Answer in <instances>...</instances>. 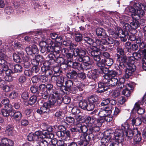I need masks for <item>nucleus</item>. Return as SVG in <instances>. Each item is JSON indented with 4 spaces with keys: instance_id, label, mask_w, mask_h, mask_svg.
Segmentation results:
<instances>
[{
    "instance_id": "obj_14",
    "label": "nucleus",
    "mask_w": 146,
    "mask_h": 146,
    "mask_svg": "<svg viewBox=\"0 0 146 146\" xmlns=\"http://www.w3.org/2000/svg\"><path fill=\"white\" fill-rule=\"evenodd\" d=\"M26 51L27 54L31 55L32 54H37L38 52L37 46L35 45H33L26 48Z\"/></svg>"
},
{
    "instance_id": "obj_57",
    "label": "nucleus",
    "mask_w": 146,
    "mask_h": 146,
    "mask_svg": "<svg viewBox=\"0 0 146 146\" xmlns=\"http://www.w3.org/2000/svg\"><path fill=\"white\" fill-rule=\"evenodd\" d=\"M94 107L95 105L89 102V103L87 104L86 109L88 111H91L94 109Z\"/></svg>"
},
{
    "instance_id": "obj_12",
    "label": "nucleus",
    "mask_w": 146,
    "mask_h": 146,
    "mask_svg": "<svg viewBox=\"0 0 146 146\" xmlns=\"http://www.w3.org/2000/svg\"><path fill=\"white\" fill-rule=\"evenodd\" d=\"M54 105H51L49 101V103L47 102H44L40 108V109H38L37 110L38 113L40 114H41L43 113H47L50 111V108L52 107V106Z\"/></svg>"
},
{
    "instance_id": "obj_61",
    "label": "nucleus",
    "mask_w": 146,
    "mask_h": 146,
    "mask_svg": "<svg viewBox=\"0 0 146 146\" xmlns=\"http://www.w3.org/2000/svg\"><path fill=\"white\" fill-rule=\"evenodd\" d=\"M120 95V91L119 90H116L113 91L112 94V96L113 97H117Z\"/></svg>"
},
{
    "instance_id": "obj_59",
    "label": "nucleus",
    "mask_w": 146,
    "mask_h": 146,
    "mask_svg": "<svg viewBox=\"0 0 146 146\" xmlns=\"http://www.w3.org/2000/svg\"><path fill=\"white\" fill-rule=\"evenodd\" d=\"M77 74V72L75 70H72L67 74L68 77H70V78H73L74 76H76Z\"/></svg>"
},
{
    "instance_id": "obj_7",
    "label": "nucleus",
    "mask_w": 146,
    "mask_h": 146,
    "mask_svg": "<svg viewBox=\"0 0 146 146\" xmlns=\"http://www.w3.org/2000/svg\"><path fill=\"white\" fill-rule=\"evenodd\" d=\"M0 68L1 69L5 71L6 75L5 77V80L10 82L12 80V77L10 76L11 70H8L7 62L2 58H0Z\"/></svg>"
},
{
    "instance_id": "obj_26",
    "label": "nucleus",
    "mask_w": 146,
    "mask_h": 146,
    "mask_svg": "<svg viewBox=\"0 0 146 146\" xmlns=\"http://www.w3.org/2000/svg\"><path fill=\"white\" fill-rule=\"evenodd\" d=\"M112 102V104L113 105L115 104V102L114 100H110V99L108 98L103 100L101 103V105L102 106H104L108 105L109 103Z\"/></svg>"
},
{
    "instance_id": "obj_38",
    "label": "nucleus",
    "mask_w": 146,
    "mask_h": 146,
    "mask_svg": "<svg viewBox=\"0 0 146 146\" xmlns=\"http://www.w3.org/2000/svg\"><path fill=\"white\" fill-rule=\"evenodd\" d=\"M125 80L123 77L120 78L119 79V83L117 87L118 89H121L124 86V83L125 82Z\"/></svg>"
},
{
    "instance_id": "obj_56",
    "label": "nucleus",
    "mask_w": 146,
    "mask_h": 146,
    "mask_svg": "<svg viewBox=\"0 0 146 146\" xmlns=\"http://www.w3.org/2000/svg\"><path fill=\"white\" fill-rule=\"evenodd\" d=\"M119 27H117V29L116 30V31H115V32L112 30L111 29H109L108 30V32L109 34L111 35L114 36V37H115V38H117L118 36H117V34L116 33L118 32V31L117 30V28Z\"/></svg>"
},
{
    "instance_id": "obj_32",
    "label": "nucleus",
    "mask_w": 146,
    "mask_h": 146,
    "mask_svg": "<svg viewBox=\"0 0 146 146\" xmlns=\"http://www.w3.org/2000/svg\"><path fill=\"white\" fill-rule=\"evenodd\" d=\"M104 38L102 40H97L96 41L95 43L98 45H100L101 44L104 45H108V43L106 38V36H104Z\"/></svg>"
},
{
    "instance_id": "obj_36",
    "label": "nucleus",
    "mask_w": 146,
    "mask_h": 146,
    "mask_svg": "<svg viewBox=\"0 0 146 146\" xmlns=\"http://www.w3.org/2000/svg\"><path fill=\"white\" fill-rule=\"evenodd\" d=\"M141 138L140 134H137L135 136L134 140V143L135 144H139Z\"/></svg>"
},
{
    "instance_id": "obj_51",
    "label": "nucleus",
    "mask_w": 146,
    "mask_h": 146,
    "mask_svg": "<svg viewBox=\"0 0 146 146\" xmlns=\"http://www.w3.org/2000/svg\"><path fill=\"white\" fill-rule=\"evenodd\" d=\"M65 119L66 122L72 124L75 121L74 118L71 116L66 117Z\"/></svg>"
},
{
    "instance_id": "obj_18",
    "label": "nucleus",
    "mask_w": 146,
    "mask_h": 146,
    "mask_svg": "<svg viewBox=\"0 0 146 146\" xmlns=\"http://www.w3.org/2000/svg\"><path fill=\"white\" fill-rule=\"evenodd\" d=\"M118 31V33H116L117 36L121 38V40L123 42H125L127 40V38L125 37L127 34L124 33L123 31L121 29L120 27L117 28Z\"/></svg>"
},
{
    "instance_id": "obj_41",
    "label": "nucleus",
    "mask_w": 146,
    "mask_h": 146,
    "mask_svg": "<svg viewBox=\"0 0 146 146\" xmlns=\"http://www.w3.org/2000/svg\"><path fill=\"white\" fill-rule=\"evenodd\" d=\"M123 27V29L125 31L123 32L124 33L127 34L128 32L130 31L131 28L130 25L126 23L124 24Z\"/></svg>"
},
{
    "instance_id": "obj_60",
    "label": "nucleus",
    "mask_w": 146,
    "mask_h": 146,
    "mask_svg": "<svg viewBox=\"0 0 146 146\" xmlns=\"http://www.w3.org/2000/svg\"><path fill=\"white\" fill-rule=\"evenodd\" d=\"M84 40L88 44L93 45L94 44L92 39L88 37H85L84 38Z\"/></svg>"
},
{
    "instance_id": "obj_25",
    "label": "nucleus",
    "mask_w": 146,
    "mask_h": 146,
    "mask_svg": "<svg viewBox=\"0 0 146 146\" xmlns=\"http://www.w3.org/2000/svg\"><path fill=\"white\" fill-rule=\"evenodd\" d=\"M35 140H40V139L45 138L44 135H42L41 131H36L35 133Z\"/></svg>"
},
{
    "instance_id": "obj_37",
    "label": "nucleus",
    "mask_w": 146,
    "mask_h": 146,
    "mask_svg": "<svg viewBox=\"0 0 146 146\" xmlns=\"http://www.w3.org/2000/svg\"><path fill=\"white\" fill-rule=\"evenodd\" d=\"M98 100V98L96 96H92L88 98L89 102L94 105H95V103Z\"/></svg>"
},
{
    "instance_id": "obj_20",
    "label": "nucleus",
    "mask_w": 146,
    "mask_h": 146,
    "mask_svg": "<svg viewBox=\"0 0 146 146\" xmlns=\"http://www.w3.org/2000/svg\"><path fill=\"white\" fill-rule=\"evenodd\" d=\"M96 117L94 116L91 117L88 116L85 119V121L86 123H88V127L91 126L93 123L95 122H97V120Z\"/></svg>"
},
{
    "instance_id": "obj_30",
    "label": "nucleus",
    "mask_w": 146,
    "mask_h": 146,
    "mask_svg": "<svg viewBox=\"0 0 146 146\" xmlns=\"http://www.w3.org/2000/svg\"><path fill=\"white\" fill-rule=\"evenodd\" d=\"M36 143L37 145L35 146H48V143L45 140L41 139L40 140H37Z\"/></svg>"
},
{
    "instance_id": "obj_3",
    "label": "nucleus",
    "mask_w": 146,
    "mask_h": 146,
    "mask_svg": "<svg viewBox=\"0 0 146 146\" xmlns=\"http://www.w3.org/2000/svg\"><path fill=\"white\" fill-rule=\"evenodd\" d=\"M49 101L50 104L52 105H54L56 102L58 104L63 102L64 104H67L70 102V99L69 97L67 96H64L62 98L60 94L56 92H54L50 95L49 98Z\"/></svg>"
},
{
    "instance_id": "obj_33",
    "label": "nucleus",
    "mask_w": 146,
    "mask_h": 146,
    "mask_svg": "<svg viewBox=\"0 0 146 146\" xmlns=\"http://www.w3.org/2000/svg\"><path fill=\"white\" fill-rule=\"evenodd\" d=\"M107 80V82H108L110 85L113 86L116 85L118 82V80L116 77Z\"/></svg>"
},
{
    "instance_id": "obj_43",
    "label": "nucleus",
    "mask_w": 146,
    "mask_h": 146,
    "mask_svg": "<svg viewBox=\"0 0 146 146\" xmlns=\"http://www.w3.org/2000/svg\"><path fill=\"white\" fill-rule=\"evenodd\" d=\"M37 97L35 95H33L31 96L29 98V103L30 104L32 105L35 104L36 101Z\"/></svg>"
},
{
    "instance_id": "obj_50",
    "label": "nucleus",
    "mask_w": 146,
    "mask_h": 146,
    "mask_svg": "<svg viewBox=\"0 0 146 146\" xmlns=\"http://www.w3.org/2000/svg\"><path fill=\"white\" fill-rule=\"evenodd\" d=\"M39 70V68L38 66H33L31 69L32 75H34L35 74L38 73Z\"/></svg>"
},
{
    "instance_id": "obj_58",
    "label": "nucleus",
    "mask_w": 146,
    "mask_h": 146,
    "mask_svg": "<svg viewBox=\"0 0 146 146\" xmlns=\"http://www.w3.org/2000/svg\"><path fill=\"white\" fill-rule=\"evenodd\" d=\"M51 38L53 39H60L61 40L62 38L61 37H58V34L55 33H52L50 35Z\"/></svg>"
},
{
    "instance_id": "obj_17",
    "label": "nucleus",
    "mask_w": 146,
    "mask_h": 146,
    "mask_svg": "<svg viewBox=\"0 0 146 146\" xmlns=\"http://www.w3.org/2000/svg\"><path fill=\"white\" fill-rule=\"evenodd\" d=\"M56 134L58 137L62 139H64L66 137L70 138V133L69 131H58L57 132Z\"/></svg>"
},
{
    "instance_id": "obj_52",
    "label": "nucleus",
    "mask_w": 146,
    "mask_h": 146,
    "mask_svg": "<svg viewBox=\"0 0 146 146\" xmlns=\"http://www.w3.org/2000/svg\"><path fill=\"white\" fill-rule=\"evenodd\" d=\"M105 60V64L106 65L108 66H111L113 62V59L110 58H107Z\"/></svg>"
},
{
    "instance_id": "obj_19",
    "label": "nucleus",
    "mask_w": 146,
    "mask_h": 146,
    "mask_svg": "<svg viewBox=\"0 0 146 146\" xmlns=\"http://www.w3.org/2000/svg\"><path fill=\"white\" fill-rule=\"evenodd\" d=\"M117 72L114 70H109L108 73L103 76L104 78L106 80L110 79L115 78L117 75Z\"/></svg>"
},
{
    "instance_id": "obj_22",
    "label": "nucleus",
    "mask_w": 146,
    "mask_h": 146,
    "mask_svg": "<svg viewBox=\"0 0 146 146\" xmlns=\"http://www.w3.org/2000/svg\"><path fill=\"white\" fill-rule=\"evenodd\" d=\"M68 65L72 66L73 68L77 69L79 70H82L83 69L81 64L76 62H70V64L68 63Z\"/></svg>"
},
{
    "instance_id": "obj_35",
    "label": "nucleus",
    "mask_w": 146,
    "mask_h": 146,
    "mask_svg": "<svg viewBox=\"0 0 146 146\" xmlns=\"http://www.w3.org/2000/svg\"><path fill=\"white\" fill-rule=\"evenodd\" d=\"M133 22L130 23V25L131 28L133 29H137L139 26V25L138 21H137L138 19H134Z\"/></svg>"
},
{
    "instance_id": "obj_48",
    "label": "nucleus",
    "mask_w": 146,
    "mask_h": 146,
    "mask_svg": "<svg viewBox=\"0 0 146 146\" xmlns=\"http://www.w3.org/2000/svg\"><path fill=\"white\" fill-rule=\"evenodd\" d=\"M75 39L77 42H79L82 40V35L78 33H76L75 34Z\"/></svg>"
},
{
    "instance_id": "obj_64",
    "label": "nucleus",
    "mask_w": 146,
    "mask_h": 146,
    "mask_svg": "<svg viewBox=\"0 0 146 146\" xmlns=\"http://www.w3.org/2000/svg\"><path fill=\"white\" fill-rule=\"evenodd\" d=\"M142 68L143 70H146V56H144L142 60Z\"/></svg>"
},
{
    "instance_id": "obj_2",
    "label": "nucleus",
    "mask_w": 146,
    "mask_h": 146,
    "mask_svg": "<svg viewBox=\"0 0 146 146\" xmlns=\"http://www.w3.org/2000/svg\"><path fill=\"white\" fill-rule=\"evenodd\" d=\"M143 3H135L133 4V7H128L125 10L131 13V15L133 19H139L145 15L144 11L142 9Z\"/></svg>"
},
{
    "instance_id": "obj_24",
    "label": "nucleus",
    "mask_w": 146,
    "mask_h": 146,
    "mask_svg": "<svg viewBox=\"0 0 146 146\" xmlns=\"http://www.w3.org/2000/svg\"><path fill=\"white\" fill-rule=\"evenodd\" d=\"M2 143L4 146H13L14 142L12 140L6 138H3L2 139Z\"/></svg>"
},
{
    "instance_id": "obj_21",
    "label": "nucleus",
    "mask_w": 146,
    "mask_h": 146,
    "mask_svg": "<svg viewBox=\"0 0 146 146\" xmlns=\"http://www.w3.org/2000/svg\"><path fill=\"white\" fill-rule=\"evenodd\" d=\"M108 88L106 84L102 82H100L98 84V88L97 92L99 93L103 92L107 90Z\"/></svg>"
},
{
    "instance_id": "obj_1",
    "label": "nucleus",
    "mask_w": 146,
    "mask_h": 146,
    "mask_svg": "<svg viewBox=\"0 0 146 146\" xmlns=\"http://www.w3.org/2000/svg\"><path fill=\"white\" fill-rule=\"evenodd\" d=\"M86 55V51L81 49L78 48H75L74 50L73 54L70 52L66 53L65 57L67 59V63L72 62L73 60V57L74 55L75 57L78 56V60L80 62H84L87 63L89 60V57Z\"/></svg>"
},
{
    "instance_id": "obj_23",
    "label": "nucleus",
    "mask_w": 146,
    "mask_h": 146,
    "mask_svg": "<svg viewBox=\"0 0 146 146\" xmlns=\"http://www.w3.org/2000/svg\"><path fill=\"white\" fill-rule=\"evenodd\" d=\"M131 86L129 84H127L125 86V89L122 91V94L126 96H129L130 95V90L131 89Z\"/></svg>"
},
{
    "instance_id": "obj_34",
    "label": "nucleus",
    "mask_w": 146,
    "mask_h": 146,
    "mask_svg": "<svg viewBox=\"0 0 146 146\" xmlns=\"http://www.w3.org/2000/svg\"><path fill=\"white\" fill-rule=\"evenodd\" d=\"M123 135H125L127 139H130L132 138L133 136V131L130 129L125 132L124 134H123Z\"/></svg>"
},
{
    "instance_id": "obj_8",
    "label": "nucleus",
    "mask_w": 146,
    "mask_h": 146,
    "mask_svg": "<svg viewBox=\"0 0 146 146\" xmlns=\"http://www.w3.org/2000/svg\"><path fill=\"white\" fill-rule=\"evenodd\" d=\"M117 64L119 63V74H121L125 68L124 63L126 62L127 58L126 56H123L122 57L118 54H117Z\"/></svg>"
},
{
    "instance_id": "obj_62",
    "label": "nucleus",
    "mask_w": 146,
    "mask_h": 146,
    "mask_svg": "<svg viewBox=\"0 0 146 146\" xmlns=\"http://www.w3.org/2000/svg\"><path fill=\"white\" fill-rule=\"evenodd\" d=\"M5 11L6 13L9 14L12 13L13 11V8L10 6L6 7Z\"/></svg>"
},
{
    "instance_id": "obj_31",
    "label": "nucleus",
    "mask_w": 146,
    "mask_h": 146,
    "mask_svg": "<svg viewBox=\"0 0 146 146\" xmlns=\"http://www.w3.org/2000/svg\"><path fill=\"white\" fill-rule=\"evenodd\" d=\"M131 124L132 125L138 126L140 125L142 123L141 119L139 117H137L136 118H133L131 120Z\"/></svg>"
},
{
    "instance_id": "obj_39",
    "label": "nucleus",
    "mask_w": 146,
    "mask_h": 146,
    "mask_svg": "<svg viewBox=\"0 0 146 146\" xmlns=\"http://www.w3.org/2000/svg\"><path fill=\"white\" fill-rule=\"evenodd\" d=\"M88 102L87 101L83 100L80 101L79 104V106L82 109L86 110V109Z\"/></svg>"
},
{
    "instance_id": "obj_42",
    "label": "nucleus",
    "mask_w": 146,
    "mask_h": 146,
    "mask_svg": "<svg viewBox=\"0 0 146 146\" xmlns=\"http://www.w3.org/2000/svg\"><path fill=\"white\" fill-rule=\"evenodd\" d=\"M66 90L69 91L71 89V88L73 86V84L72 81L71 80H68L65 82Z\"/></svg>"
},
{
    "instance_id": "obj_5",
    "label": "nucleus",
    "mask_w": 146,
    "mask_h": 146,
    "mask_svg": "<svg viewBox=\"0 0 146 146\" xmlns=\"http://www.w3.org/2000/svg\"><path fill=\"white\" fill-rule=\"evenodd\" d=\"M130 129L129 125L127 122H126L122 124L121 129H116L113 134L115 139L119 141V142H122L124 133Z\"/></svg>"
},
{
    "instance_id": "obj_13",
    "label": "nucleus",
    "mask_w": 146,
    "mask_h": 146,
    "mask_svg": "<svg viewBox=\"0 0 146 146\" xmlns=\"http://www.w3.org/2000/svg\"><path fill=\"white\" fill-rule=\"evenodd\" d=\"M102 125V122L99 119L97 120V122H95L94 123L90 126L89 131L92 132V133L98 132L100 130V126Z\"/></svg>"
},
{
    "instance_id": "obj_45",
    "label": "nucleus",
    "mask_w": 146,
    "mask_h": 146,
    "mask_svg": "<svg viewBox=\"0 0 146 146\" xmlns=\"http://www.w3.org/2000/svg\"><path fill=\"white\" fill-rule=\"evenodd\" d=\"M96 65L99 67V68L104 67L106 65L105 60L102 59L100 61H98V62L97 63Z\"/></svg>"
},
{
    "instance_id": "obj_6",
    "label": "nucleus",
    "mask_w": 146,
    "mask_h": 146,
    "mask_svg": "<svg viewBox=\"0 0 146 146\" xmlns=\"http://www.w3.org/2000/svg\"><path fill=\"white\" fill-rule=\"evenodd\" d=\"M106 135L101 139V144L99 146H107L108 145V142L111 138V135H113V134L110 133H109L108 131H106ZM112 142V143L109 146H119L120 142L119 141L115 139L114 135Z\"/></svg>"
},
{
    "instance_id": "obj_11",
    "label": "nucleus",
    "mask_w": 146,
    "mask_h": 146,
    "mask_svg": "<svg viewBox=\"0 0 146 146\" xmlns=\"http://www.w3.org/2000/svg\"><path fill=\"white\" fill-rule=\"evenodd\" d=\"M136 69L135 66L133 64H128L125 70V76L128 78L130 76L132 75Z\"/></svg>"
},
{
    "instance_id": "obj_54",
    "label": "nucleus",
    "mask_w": 146,
    "mask_h": 146,
    "mask_svg": "<svg viewBox=\"0 0 146 146\" xmlns=\"http://www.w3.org/2000/svg\"><path fill=\"white\" fill-rule=\"evenodd\" d=\"M46 89L48 92L50 93L51 92H52V93H53V92H56L55 91H53V85L50 84H48L46 86Z\"/></svg>"
},
{
    "instance_id": "obj_63",
    "label": "nucleus",
    "mask_w": 146,
    "mask_h": 146,
    "mask_svg": "<svg viewBox=\"0 0 146 146\" xmlns=\"http://www.w3.org/2000/svg\"><path fill=\"white\" fill-rule=\"evenodd\" d=\"M18 96V94L15 92H13L9 95V97L11 99L16 98Z\"/></svg>"
},
{
    "instance_id": "obj_15",
    "label": "nucleus",
    "mask_w": 146,
    "mask_h": 146,
    "mask_svg": "<svg viewBox=\"0 0 146 146\" xmlns=\"http://www.w3.org/2000/svg\"><path fill=\"white\" fill-rule=\"evenodd\" d=\"M51 80L53 81H56L57 86H61L63 84L64 78L61 76H53L52 77Z\"/></svg>"
},
{
    "instance_id": "obj_49",
    "label": "nucleus",
    "mask_w": 146,
    "mask_h": 146,
    "mask_svg": "<svg viewBox=\"0 0 146 146\" xmlns=\"http://www.w3.org/2000/svg\"><path fill=\"white\" fill-rule=\"evenodd\" d=\"M53 92H54L52 93L51 94H50L49 96L50 93L48 92L47 91L41 92L42 97L44 99H46L48 98V100H49V98L50 95H51L52 94H53Z\"/></svg>"
},
{
    "instance_id": "obj_47",
    "label": "nucleus",
    "mask_w": 146,
    "mask_h": 146,
    "mask_svg": "<svg viewBox=\"0 0 146 146\" xmlns=\"http://www.w3.org/2000/svg\"><path fill=\"white\" fill-rule=\"evenodd\" d=\"M93 133H92V132H89L88 135H87V134L86 139L88 141H88L89 140H94L95 139L94 137L95 136L93 134Z\"/></svg>"
},
{
    "instance_id": "obj_55",
    "label": "nucleus",
    "mask_w": 146,
    "mask_h": 146,
    "mask_svg": "<svg viewBox=\"0 0 146 146\" xmlns=\"http://www.w3.org/2000/svg\"><path fill=\"white\" fill-rule=\"evenodd\" d=\"M72 112L73 114L76 116L80 113V111L77 107H75L72 109Z\"/></svg>"
},
{
    "instance_id": "obj_27",
    "label": "nucleus",
    "mask_w": 146,
    "mask_h": 146,
    "mask_svg": "<svg viewBox=\"0 0 146 146\" xmlns=\"http://www.w3.org/2000/svg\"><path fill=\"white\" fill-rule=\"evenodd\" d=\"M5 132L8 135H13L14 132V128L13 126L9 125L7 126L6 127Z\"/></svg>"
},
{
    "instance_id": "obj_40",
    "label": "nucleus",
    "mask_w": 146,
    "mask_h": 146,
    "mask_svg": "<svg viewBox=\"0 0 146 146\" xmlns=\"http://www.w3.org/2000/svg\"><path fill=\"white\" fill-rule=\"evenodd\" d=\"M12 116L15 119L17 120L21 119L22 117V114L19 111H17L14 113Z\"/></svg>"
},
{
    "instance_id": "obj_10",
    "label": "nucleus",
    "mask_w": 146,
    "mask_h": 146,
    "mask_svg": "<svg viewBox=\"0 0 146 146\" xmlns=\"http://www.w3.org/2000/svg\"><path fill=\"white\" fill-rule=\"evenodd\" d=\"M93 47L89 50V53L93 57L94 60L98 62L100 60L101 58L100 55V53L99 51V49H97L95 46Z\"/></svg>"
},
{
    "instance_id": "obj_9",
    "label": "nucleus",
    "mask_w": 146,
    "mask_h": 146,
    "mask_svg": "<svg viewBox=\"0 0 146 146\" xmlns=\"http://www.w3.org/2000/svg\"><path fill=\"white\" fill-rule=\"evenodd\" d=\"M145 98H146V95H145L143 98L142 102L136 103L133 109V111L134 112H137L138 114L141 115L144 113L145 111L144 109L140 107L141 105H144L146 104V100Z\"/></svg>"
},
{
    "instance_id": "obj_44",
    "label": "nucleus",
    "mask_w": 146,
    "mask_h": 146,
    "mask_svg": "<svg viewBox=\"0 0 146 146\" xmlns=\"http://www.w3.org/2000/svg\"><path fill=\"white\" fill-rule=\"evenodd\" d=\"M22 67L18 64H15L14 66V70L15 72H19L22 71Z\"/></svg>"
},
{
    "instance_id": "obj_28",
    "label": "nucleus",
    "mask_w": 146,
    "mask_h": 146,
    "mask_svg": "<svg viewBox=\"0 0 146 146\" xmlns=\"http://www.w3.org/2000/svg\"><path fill=\"white\" fill-rule=\"evenodd\" d=\"M96 70L97 71V74H98V73L99 74H104V75L107 74L109 71L108 69L107 68L104 67L98 69H96Z\"/></svg>"
},
{
    "instance_id": "obj_4",
    "label": "nucleus",
    "mask_w": 146,
    "mask_h": 146,
    "mask_svg": "<svg viewBox=\"0 0 146 146\" xmlns=\"http://www.w3.org/2000/svg\"><path fill=\"white\" fill-rule=\"evenodd\" d=\"M77 130L79 132H82L80 137V140L78 141V143L80 146H86L89 143L87 140V133L86 132L88 130L86 126L79 124L77 125Z\"/></svg>"
},
{
    "instance_id": "obj_29",
    "label": "nucleus",
    "mask_w": 146,
    "mask_h": 146,
    "mask_svg": "<svg viewBox=\"0 0 146 146\" xmlns=\"http://www.w3.org/2000/svg\"><path fill=\"white\" fill-rule=\"evenodd\" d=\"M96 34L97 36H106L105 30L102 28H98L96 30Z\"/></svg>"
},
{
    "instance_id": "obj_16",
    "label": "nucleus",
    "mask_w": 146,
    "mask_h": 146,
    "mask_svg": "<svg viewBox=\"0 0 146 146\" xmlns=\"http://www.w3.org/2000/svg\"><path fill=\"white\" fill-rule=\"evenodd\" d=\"M108 107H106V109L101 108L98 113V115L100 117H105L106 119V117H108L111 114V111L110 110H108Z\"/></svg>"
},
{
    "instance_id": "obj_46",
    "label": "nucleus",
    "mask_w": 146,
    "mask_h": 146,
    "mask_svg": "<svg viewBox=\"0 0 146 146\" xmlns=\"http://www.w3.org/2000/svg\"><path fill=\"white\" fill-rule=\"evenodd\" d=\"M13 58L14 60L16 62H21V58L19 54L16 53L13 54Z\"/></svg>"
},
{
    "instance_id": "obj_53",
    "label": "nucleus",
    "mask_w": 146,
    "mask_h": 146,
    "mask_svg": "<svg viewBox=\"0 0 146 146\" xmlns=\"http://www.w3.org/2000/svg\"><path fill=\"white\" fill-rule=\"evenodd\" d=\"M40 76H35L32 78V80L33 83H37L40 82Z\"/></svg>"
}]
</instances>
